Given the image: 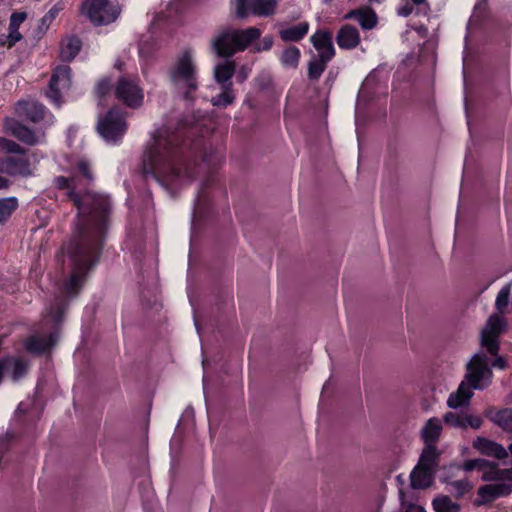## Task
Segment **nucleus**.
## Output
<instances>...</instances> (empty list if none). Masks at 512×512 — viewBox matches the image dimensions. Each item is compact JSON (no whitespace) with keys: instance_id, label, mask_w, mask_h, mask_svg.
Listing matches in <instances>:
<instances>
[{"instance_id":"obj_1","label":"nucleus","mask_w":512,"mask_h":512,"mask_svg":"<svg viewBox=\"0 0 512 512\" xmlns=\"http://www.w3.org/2000/svg\"><path fill=\"white\" fill-rule=\"evenodd\" d=\"M73 176H58L55 186L65 194L77 209L76 220L70 240L61 250L60 261L69 278L61 288V295L47 309L42 324L43 333L29 337L25 343L27 352H45L59 340V325L67 307V298L78 294L88 270L100 256L108 228L111 202L108 196L84 191L86 183L93 177L88 161L81 159L75 166Z\"/></svg>"},{"instance_id":"obj_2","label":"nucleus","mask_w":512,"mask_h":512,"mask_svg":"<svg viewBox=\"0 0 512 512\" xmlns=\"http://www.w3.org/2000/svg\"><path fill=\"white\" fill-rule=\"evenodd\" d=\"M201 125L199 120L170 117L152 134L143 167L163 188L173 193L194 179V167L185 155L184 130Z\"/></svg>"},{"instance_id":"obj_3","label":"nucleus","mask_w":512,"mask_h":512,"mask_svg":"<svg viewBox=\"0 0 512 512\" xmlns=\"http://www.w3.org/2000/svg\"><path fill=\"white\" fill-rule=\"evenodd\" d=\"M175 91L186 100L193 99L198 89V66L192 49L183 50L169 70Z\"/></svg>"},{"instance_id":"obj_4","label":"nucleus","mask_w":512,"mask_h":512,"mask_svg":"<svg viewBox=\"0 0 512 512\" xmlns=\"http://www.w3.org/2000/svg\"><path fill=\"white\" fill-rule=\"evenodd\" d=\"M0 151L9 154L0 158V172L21 177L34 174L38 163L35 153L24 151L19 144L6 138H0Z\"/></svg>"},{"instance_id":"obj_5","label":"nucleus","mask_w":512,"mask_h":512,"mask_svg":"<svg viewBox=\"0 0 512 512\" xmlns=\"http://www.w3.org/2000/svg\"><path fill=\"white\" fill-rule=\"evenodd\" d=\"M261 34V30L256 27L244 30L225 29L213 38L212 47L218 56L230 57L237 51H244Z\"/></svg>"},{"instance_id":"obj_6","label":"nucleus","mask_w":512,"mask_h":512,"mask_svg":"<svg viewBox=\"0 0 512 512\" xmlns=\"http://www.w3.org/2000/svg\"><path fill=\"white\" fill-rule=\"evenodd\" d=\"M491 367L503 370L507 367L506 360L503 357H498L490 362L487 354H474L467 364L466 379L469 385L473 389H484L491 382Z\"/></svg>"},{"instance_id":"obj_7","label":"nucleus","mask_w":512,"mask_h":512,"mask_svg":"<svg viewBox=\"0 0 512 512\" xmlns=\"http://www.w3.org/2000/svg\"><path fill=\"white\" fill-rule=\"evenodd\" d=\"M97 131L105 142L117 144L127 131L124 113L115 107L100 115L97 122Z\"/></svg>"},{"instance_id":"obj_8","label":"nucleus","mask_w":512,"mask_h":512,"mask_svg":"<svg viewBox=\"0 0 512 512\" xmlns=\"http://www.w3.org/2000/svg\"><path fill=\"white\" fill-rule=\"evenodd\" d=\"M82 10L95 25H107L120 14L119 6L109 0H86Z\"/></svg>"},{"instance_id":"obj_9","label":"nucleus","mask_w":512,"mask_h":512,"mask_svg":"<svg viewBox=\"0 0 512 512\" xmlns=\"http://www.w3.org/2000/svg\"><path fill=\"white\" fill-rule=\"evenodd\" d=\"M115 96L130 108H138L144 100L143 89L137 77L121 76L115 85Z\"/></svg>"},{"instance_id":"obj_10","label":"nucleus","mask_w":512,"mask_h":512,"mask_svg":"<svg viewBox=\"0 0 512 512\" xmlns=\"http://www.w3.org/2000/svg\"><path fill=\"white\" fill-rule=\"evenodd\" d=\"M71 87V69L67 65L56 67L52 73L46 92L52 104L60 106Z\"/></svg>"},{"instance_id":"obj_11","label":"nucleus","mask_w":512,"mask_h":512,"mask_svg":"<svg viewBox=\"0 0 512 512\" xmlns=\"http://www.w3.org/2000/svg\"><path fill=\"white\" fill-rule=\"evenodd\" d=\"M506 328L507 322L503 315H490L481 330V346L487 349V352H498L499 338L506 331Z\"/></svg>"},{"instance_id":"obj_12","label":"nucleus","mask_w":512,"mask_h":512,"mask_svg":"<svg viewBox=\"0 0 512 512\" xmlns=\"http://www.w3.org/2000/svg\"><path fill=\"white\" fill-rule=\"evenodd\" d=\"M277 0H232L236 14L243 18L249 14L268 17L274 14Z\"/></svg>"},{"instance_id":"obj_13","label":"nucleus","mask_w":512,"mask_h":512,"mask_svg":"<svg viewBox=\"0 0 512 512\" xmlns=\"http://www.w3.org/2000/svg\"><path fill=\"white\" fill-rule=\"evenodd\" d=\"M512 493V482L503 481L502 483L486 484L480 486L477 491V498L474 505L477 507L492 503L500 497L509 496Z\"/></svg>"},{"instance_id":"obj_14","label":"nucleus","mask_w":512,"mask_h":512,"mask_svg":"<svg viewBox=\"0 0 512 512\" xmlns=\"http://www.w3.org/2000/svg\"><path fill=\"white\" fill-rule=\"evenodd\" d=\"M476 470L482 472L484 482H512V468L500 469L499 464L484 458H477Z\"/></svg>"},{"instance_id":"obj_15","label":"nucleus","mask_w":512,"mask_h":512,"mask_svg":"<svg viewBox=\"0 0 512 512\" xmlns=\"http://www.w3.org/2000/svg\"><path fill=\"white\" fill-rule=\"evenodd\" d=\"M16 113L19 117L38 123L48 116L46 108L34 100H21L16 104Z\"/></svg>"},{"instance_id":"obj_16","label":"nucleus","mask_w":512,"mask_h":512,"mask_svg":"<svg viewBox=\"0 0 512 512\" xmlns=\"http://www.w3.org/2000/svg\"><path fill=\"white\" fill-rule=\"evenodd\" d=\"M473 448L487 457L502 460L508 457L505 447L495 441L479 436L473 441Z\"/></svg>"},{"instance_id":"obj_17","label":"nucleus","mask_w":512,"mask_h":512,"mask_svg":"<svg viewBox=\"0 0 512 512\" xmlns=\"http://www.w3.org/2000/svg\"><path fill=\"white\" fill-rule=\"evenodd\" d=\"M6 129L19 141L28 145L38 144L43 138L42 133L34 132L16 121L7 122Z\"/></svg>"},{"instance_id":"obj_18","label":"nucleus","mask_w":512,"mask_h":512,"mask_svg":"<svg viewBox=\"0 0 512 512\" xmlns=\"http://www.w3.org/2000/svg\"><path fill=\"white\" fill-rule=\"evenodd\" d=\"M6 372L11 375L13 381H19L29 370L30 362L20 355L5 356Z\"/></svg>"},{"instance_id":"obj_19","label":"nucleus","mask_w":512,"mask_h":512,"mask_svg":"<svg viewBox=\"0 0 512 512\" xmlns=\"http://www.w3.org/2000/svg\"><path fill=\"white\" fill-rule=\"evenodd\" d=\"M435 472L417 464L410 474V485L413 489H427L432 486Z\"/></svg>"},{"instance_id":"obj_20","label":"nucleus","mask_w":512,"mask_h":512,"mask_svg":"<svg viewBox=\"0 0 512 512\" xmlns=\"http://www.w3.org/2000/svg\"><path fill=\"white\" fill-rule=\"evenodd\" d=\"M27 19V13L20 11V12H13L10 16L9 20V27H8V35H7V44L9 47L15 45L17 42H19L22 39V35L19 32V27L21 24L25 22Z\"/></svg>"},{"instance_id":"obj_21","label":"nucleus","mask_w":512,"mask_h":512,"mask_svg":"<svg viewBox=\"0 0 512 512\" xmlns=\"http://www.w3.org/2000/svg\"><path fill=\"white\" fill-rule=\"evenodd\" d=\"M309 31L308 22H300L293 26L283 27L279 30L280 38L285 42H298L302 40Z\"/></svg>"},{"instance_id":"obj_22","label":"nucleus","mask_w":512,"mask_h":512,"mask_svg":"<svg viewBox=\"0 0 512 512\" xmlns=\"http://www.w3.org/2000/svg\"><path fill=\"white\" fill-rule=\"evenodd\" d=\"M235 73V65L232 61H223L214 68L215 81L221 87H232L231 78Z\"/></svg>"},{"instance_id":"obj_23","label":"nucleus","mask_w":512,"mask_h":512,"mask_svg":"<svg viewBox=\"0 0 512 512\" xmlns=\"http://www.w3.org/2000/svg\"><path fill=\"white\" fill-rule=\"evenodd\" d=\"M441 451L438 450L436 445H425L420 455L418 464L427 467L428 469L437 472L440 462Z\"/></svg>"},{"instance_id":"obj_24","label":"nucleus","mask_w":512,"mask_h":512,"mask_svg":"<svg viewBox=\"0 0 512 512\" xmlns=\"http://www.w3.org/2000/svg\"><path fill=\"white\" fill-rule=\"evenodd\" d=\"M359 41L360 36L358 30L350 25L343 26L338 32L337 44L340 48H354L358 45Z\"/></svg>"},{"instance_id":"obj_25","label":"nucleus","mask_w":512,"mask_h":512,"mask_svg":"<svg viewBox=\"0 0 512 512\" xmlns=\"http://www.w3.org/2000/svg\"><path fill=\"white\" fill-rule=\"evenodd\" d=\"M442 425L438 418H430L421 430V438L425 445H435L439 440Z\"/></svg>"},{"instance_id":"obj_26","label":"nucleus","mask_w":512,"mask_h":512,"mask_svg":"<svg viewBox=\"0 0 512 512\" xmlns=\"http://www.w3.org/2000/svg\"><path fill=\"white\" fill-rule=\"evenodd\" d=\"M345 18L355 19L363 29H372L377 22V16L370 8H362L349 12Z\"/></svg>"},{"instance_id":"obj_27","label":"nucleus","mask_w":512,"mask_h":512,"mask_svg":"<svg viewBox=\"0 0 512 512\" xmlns=\"http://www.w3.org/2000/svg\"><path fill=\"white\" fill-rule=\"evenodd\" d=\"M486 416L505 432H512V408H504L496 412L489 410Z\"/></svg>"},{"instance_id":"obj_28","label":"nucleus","mask_w":512,"mask_h":512,"mask_svg":"<svg viewBox=\"0 0 512 512\" xmlns=\"http://www.w3.org/2000/svg\"><path fill=\"white\" fill-rule=\"evenodd\" d=\"M472 388L470 385L466 387L464 383H461L456 392L452 393L447 401L450 408L457 409L469 403L473 396Z\"/></svg>"},{"instance_id":"obj_29","label":"nucleus","mask_w":512,"mask_h":512,"mask_svg":"<svg viewBox=\"0 0 512 512\" xmlns=\"http://www.w3.org/2000/svg\"><path fill=\"white\" fill-rule=\"evenodd\" d=\"M81 49V41L79 38L72 36L67 37L61 43V57L63 60L70 61L75 58Z\"/></svg>"},{"instance_id":"obj_30","label":"nucleus","mask_w":512,"mask_h":512,"mask_svg":"<svg viewBox=\"0 0 512 512\" xmlns=\"http://www.w3.org/2000/svg\"><path fill=\"white\" fill-rule=\"evenodd\" d=\"M301 52L296 46H288L280 54L279 60L283 67L296 69L300 61Z\"/></svg>"},{"instance_id":"obj_31","label":"nucleus","mask_w":512,"mask_h":512,"mask_svg":"<svg viewBox=\"0 0 512 512\" xmlns=\"http://www.w3.org/2000/svg\"><path fill=\"white\" fill-rule=\"evenodd\" d=\"M435 512H459L460 505L453 502L449 496H437L432 502Z\"/></svg>"},{"instance_id":"obj_32","label":"nucleus","mask_w":512,"mask_h":512,"mask_svg":"<svg viewBox=\"0 0 512 512\" xmlns=\"http://www.w3.org/2000/svg\"><path fill=\"white\" fill-rule=\"evenodd\" d=\"M18 206L15 197L0 199V223L5 222Z\"/></svg>"},{"instance_id":"obj_33","label":"nucleus","mask_w":512,"mask_h":512,"mask_svg":"<svg viewBox=\"0 0 512 512\" xmlns=\"http://www.w3.org/2000/svg\"><path fill=\"white\" fill-rule=\"evenodd\" d=\"M221 89L222 92L218 96H215L211 99L213 106L226 107L233 103L235 99L232 87H221Z\"/></svg>"},{"instance_id":"obj_34","label":"nucleus","mask_w":512,"mask_h":512,"mask_svg":"<svg viewBox=\"0 0 512 512\" xmlns=\"http://www.w3.org/2000/svg\"><path fill=\"white\" fill-rule=\"evenodd\" d=\"M328 60H324L321 57L313 58L308 65V76L310 79H318L323 71L326 69Z\"/></svg>"},{"instance_id":"obj_35","label":"nucleus","mask_w":512,"mask_h":512,"mask_svg":"<svg viewBox=\"0 0 512 512\" xmlns=\"http://www.w3.org/2000/svg\"><path fill=\"white\" fill-rule=\"evenodd\" d=\"M440 480L441 482L450 484L453 487L457 498L463 497L472 489V485L467 479L449 482L448 477H442Z\"/></svg>"},{"instance_id":"obj_36","label":"nucleus","mask_w":512,"mask_h":512,"mask_svg":"<svg viewBox=\"0 0 512 512\" xmlns=\"http://www.w3.org/2000/svg\"><path fill=\"white\" fill-rule=\"evenodd\" d=\"M510 293H511L510 285L504 286L499 291L496 301H495V306H496V309L498 310L497 314L502 315L504 313V310L506 309V307L508 306V303H509Z\"/></svg>"},{"instance_id":"obj_37","label":"nucleus","mask_w":512,"mask_h":512,"mask_svg":"<svg viewBox=\"0 0 512 512\" xmlns=\"http://www.w3.org/2000/svg\"><path fill=\"white\" fill-rule=\"evenodd\" d=\"M60 10L61 8L55 5L41 18L38 26L39 33L44 34L48 30L49 26L55 20Z\"/></svg>"},{"instance_id":"obj_38","label":"nucleus","mask_w":512,"mask_h":512,"mask_svg":"<svg viewBox=\"0 0 512 512\" xmlns=\"http://www.w3.org/2000/svg\"><path fill=\"white\" fill-rule=\"evenodd\" d=\"M310 40L315 49L326 46L327 45L326 42L333 43L332 42V34L326 30H319V31L315 32L311 36Z\"/></svg>"},{"instance_id":"obj_39","label":"nucleus","mask_w":512,"mask_h":512,"mask_svg":"<svg viewBox=\"0 0 512 512\" xmlns=\"http://www.w3.org/2000/svg\"><path fill=\"white\" fill-rule=\"evenodd\" d=\"M464 415H459L454 412H447L444 417L443 421L445 424L455 427V428H464Z\"/></svg>"},{"instance_id":"obj_40","label":"nucleus","mask_w":512,"mask_h":512,"mask_svg":"<svg viewBox=\"0 0 512 512\" xmlns=\"http://www.w3.org/2000/svg\"><path fill=\"white\" fill-rule=\"evenodd\" d=\"M222 160L220 155L215 154L213 151L206 152L203 158V164L199 167V169H210L211 167L216 166Z\"/></svg>"},{"instance_id":"obj_41","label":"nucleus","mask_w":512,"mask_h":512,"mask_svg":"<svg viewBox=\"0 0 512 512\" xmlns=\"http://www.w3.org/2000/svg\"><path fill=\"white\" fill-rule=\"evenodd\" d=\"M326 43H327L326 46L316 49L317 53H318L317 57H319V58L321 57L324 60L331 61L335 55V49H334L333 43H329V42H326Z\"/></svg>"},{"instance_id":"obj_42","label":"nucleus","mask_w":512,"mask_h":512,"mask_svg":"<svg viewBox=\"0 0 512 512\" xmlns=\"http://www.w3.org/2000/svg\"><path fill=\"white\" fill-rule=\"evenodd\" d=\"M464 428L466 429L468 426H470L473 429H479L482 426V419L479 416L475 415H464Z\"/></svg>"},{"instance_id":"obj_43","label":"nucleus","mask_w":512,"mask_h":512,"mask_svg":"<svg viewBox=\"0 0 512 512\" xmlns=\"http://www.w3.org/2000/svg\"><path fill=\"white\" fill-rule=\"evenodd\" d=\"M110 88H111V80L109 78H102L96 86V93L99 96H104L105 94H107L109 92Z\"/></svg>"},{"instance_id":"obj_44","label":"nucleus","mask_w":512,"mask_h":512,"mask_svg":"<svg viewBox=\"0 0 512 512\" xmlns=\"http://www.w3.org/2000/svg\"><path fill=\"white\" fill-rule=\"evenodd\" d=\"M476 467H477V458L465 460L461 466V469H463L466 472H471L473 470H476ZM448 468L449 469L460 468V466H457L456 464H450Z\"/></svg>"},{"instance_id":"obj_45","label":"nucleus","mask_w":512,"mask_h":512,"mask_svg":"<svg viewBox=\"0 0 512 512\" xmlns=\"http://www.w3.org/2000/svg\"><path fill=\"white\" fill-rule=\"evenodd\" d=\"M404 4L400 5L397 9V13L400 16L407 17L412 14L414 10V4L409 3L408 0H402Z\"/></svg>"},{"instance_id":"obj_46","label":"nucleus","mask_w":512,"mask_h":512,"mask_svg":"<svg viewBox=\"0 0 512 512\" xmlns=\"http://www.w3.org/2000/svg\"><path fill=\"white\" fill-rule=\"evenodd\" d=\"M273 45V37L272 36H265L262 41L255 46L254 50L257 52L261 51H268L271 49Z\"/></svg>"},{"instance_id":"obj_47","label":"nucleus","mask_w":512,"mask_h":512,"mask_svg":"<svg viewBox=\"0 0 512 512\" xmlns=\"http://www.w3.org/2000/svg\"><path fill=\"white\" fill-rule=\"evenodd\" d=\"M153 46L154 42L150 43V40L148 38H142L139 44L140 56L148 55Z\"/></svg>"},{"instance_id":"obj_48","label":"nucleus","mask_w":512,"mask_h":512,"mask_svg":"<svg viewBox=\"0 0 512 512\" xmlns=\"http://www.w3.org/2000/svg\"><path fill=\"white\" fill-rule=\"evenodd\" d=\"M373 76L370 75L366 78V80L364 81L360 91H359V96H358V101H360L361 99L365 98L366 97V94L368 92V89L370 87V85L372 84L373 82Z\"/></svg>"},{"instance_id":"obj_49","label":"nucleus","mask_w":512,"mask_h":512,"mask_svg":"<svg viewBox=\"0 0 512 512\" xmlns=\"http://www.w3.org/2000/svg\"><path fill=\"white\" fill-rule=\"evenodd\" d=\"M204 202H205L204 197L202 195H198L196 203H195V207H194L193 219L201 217L202 206L204 205Z\"/></svg>"},{"instance_id":"obj_50","label":"nucleus","mask_w":512,"mask_h":512,"mask_svg":"<svg viewBox=\"0 0 512 512\" xmlns=\"http://www.w3.org/2000/svg\"><path fill=\"white\" fill-rule=\"evenodd\" d=\"M404 512H426V510L420 505L408 504Z\"/></svg>"},{"instance_id":"obj_51","label":"nucleus","mask_w":512,"mask_h":512,"mask_svg":"<svg viewBox=\"0 0 512 512\" xmlns=\"http://www.w3.org/2000/svg\"><path fill=\"white\" fill-rule=\"evenodd\" d=\"M248 75H249V70L243 67L239 70L237 77H238L239 81L242 82L247 79Z\"/></svg>"},{"instance_id":"obj_52","label":"nucleus","mask_w":512,"mask_h":512,"mask_svg":"<svg viewBox=\"0 0 512 512\" xmlns=\"http://www.w3.org/2000/svg\"><path fill=\"white\" fill-rule=\"evenodd\" d=\"M4 371H6L5 357L0 359V383L2 382Z\"/></svg>"},{"instance_id":"obj_53","label":"nucleus","mask_w":512,"mask_h":512,"mask_svg":"<svg viewBox=\"0 0 512 512\" xmlns=\"http://www.w3.org/2000/svg\"><path fill=\"white\" fill-rule=\"evenodd\" d=\"M8 184V180L0 176V189L7 188Z\"/></svg>"},{"instance_id":"obj_54","label":"nucleus","mask_w":512,"mask_h":512,"mask_svg":"<svg viewBox=\"0 0 512 512\" xmlns=\"http://www.w3.org/2000/svg\"><path fill=\"white\" fill-rule=\"evenodd\" d=\"M411 2L414 4V5H422L426 2V0H411Z\"/></svg>"},{"instance_id":"obj_55","label":"nucleus","mask_w":512,"mask_h":512,"mask_svg":"<svg viewBox=\"0 0 512 512\" xmlns=\"http://www.w3.org/2000/svg\"><path fill=\"white\" fill-rule=\"evenodd\" d=\"M155 29H156V23H152V26H151V31H150V37H152L155 33Z\"/></svg>"},{"instance_id":"obj_56","label":"nucleus","mask_w":512,"mask_h":512,"mask_svg":"<svg viewBox=\"0 0 512 512\" xmlns=\"http://www.w3.org/2000/svg\"><path fill=\"white\" fill-rule=\"evenodd\" d=\"M202 365H203L204 369H206V367L208 365V359L206 357L202 358Z\"/></svg>"},{"instance_id":"obj_57","label":"nucleus","mask_w":512,"mask_h":512,"mask_svg":"<svg viewBox=\"0 0 512 512\" xmlns=\"http://www.w3.org/2000/svg\"><path fill=\"white\" fill-rule=\"evenodd\" d=\"M83 346L81 347V349L83 350H86V349H90V347L85 343V341H83Z\"/></svg>"},{"instance_id":"obj_58","label":"nucleus","mask_w":512,"mask_h":512,"mask_svg":"<svg viewBox=\"0 0 512 512\" xmlns=\"http://www.w3.org/2000/svg\"><path fill=\"white\" fill-rule=\"evenodd\" d=\"M383 0H370L372 3H381Z\"/></svg>"},{"instance_id":"obj_59","label":"nucleus","mask_w":512,"mask_h":512,"mask_svg":"<svg viewBox=\"0 0 512 512\" xmlns=\"http://www.w3.org/2000/svg\"><path fill=\"white\" fill-rule=\"evenodd\" d=\"M508 449H509V451H510V452H511V454H512V443L509 445Z\"/></svg>"},{"instance_id":"obj_60","label":"nucleus","mask_w":512,"mask_h":512,"mask_svg":"<svg viewBox=\"0 0 512 512\" xmlns=\"http://www.w3.org/2000/svg\"><path fill=\"white\" fill-rule=\"evenodd\" d=\"M115 67H117L118 69H121V65L118 63L115 64Z\"/></svg>"}]
</instances>
